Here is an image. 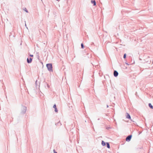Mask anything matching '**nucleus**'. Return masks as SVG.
Instances as JSON below:
<instances>
[{"instance_id": "f257e3e1", "label": "nucleus", "mask_w": 153, "mask_h": 153, "mask_svg": "<svg viewBox=\"0 0 153 153\" xmlns=\"http://www.w3.org/2000/svg\"><path fill=\"white\" fill-rule=\"evenodd\" d=\"M49 71H52V65L51 64H47L46 65Z\"/></svg>"}, {"instance_id": "f03ea898", "label": "nucleus", "mask_w": 153, "mask_h": 153, "mask_svg": "<svg viewBox=\"0 0 153 153\" xmlns=\"http://www.w3.org/2000/svg\"><path fill=\"white\" fill-rule=\"evenodd\" d=\"M132 137L131 135H130L128 136L126 138V140L127 141H130Z\"/></svg>"}, {"instance_id": "7ed1b4c3", "label": "nucleus", "mask_w": 153, "mask_h": 153, "mask_svg": "<svg viewBox=\"0 0 153 153\" xmlns=\"http://www.w3.org/2000/svg\"><path fill=\"white\" fill-rule=\"evenodd\" d=\"M32 60V59L31 58H30L29 59L27 58V62L28 63H30L31 62Z\"/></svg>"}, {"instance_id": "20e7f679", "label": "nucleus", "mask_w": 153, "mask_h": 153, "mask_svg": "<svg viewBox=\"0 0 153 153\" xmlns=\"http://www.w3.org/2000/svg\"><path fill=\"white\" fill-rule=\"evenodd\" d=\"M118 75V73L116 71H114V75L116 77Z\"/></svg>"}, {"instance_id": "39448f33", "label": "nucleus", "mask_w": 153, "mask_h": 153, "mask_svg": "<svg viewBox=\"0 0 153 153\" xmlns=\"http://www.w3.org/2000/svg\"><path fill=\"white\" fill-rule=\"evenodd\" d=\"M53 108H55V111L56 112H57L58 111L57 109L56 108V105L55 104L53 106Z\"/></svg>"}, {"instance_id": "423d86ee", "label": "nucleus", "mask_w": 153, "mask_h": 153, "mask_svg": "<svg viewBox=\"0 0 153 153\" xmlns=\"http://www.w3.org/2000/svg\"><path fill=\"white\" fill-rule=\"evenodd\" d=\"M126 117L127 118H128V119H130L131 118V117H130V115L128 113H127L126 114Z\"/></svg>"}, {"instance_id": "0eeeda50", "label": "nucleus", "mask_w": 153, "mask_h": 153, "mask_svg": "<svg viewBox=\"0 0 153 153\" xmlns=\"http://www.w3.org/2000/svg\"><path fill=\"white\" fill-rule=\"evenodd\" d=\"M91 3L92 4H94V6L96 5V2H95V1H91Z\"/></svg>"}, {"instance_id": "6e6552de", "label": "nucleus", "mask_w": 153, "mask_h": 153, "mask_svg": "<svg viewBox=\"0 0 153 153\" xmlns=\"http://www.w3.org/2000/svg\"><path fill=\"white\" fill-rule=\"evenodd\" d=\"M149 106L151 109H153V106L151 103H149Z\"/></svg>"}, {"instance_id": "1a4fd4ad", "label": "nucleus", "mask_w": 153, "mask_h": 153, "mask_svg": "<svg viewBox=\"0 0 153 153\" xmlns=\"http://www.w3.org/2000/svg\"><path fill=\"white\" fill-rule=\"evenodd\" d=\"M102 144L103 146H105V143L103 141L102 142Z\"/></svg>"}, {"instance_id": "9d476101", "label": "nucleus", "mask_w": 153, "mask_h": 153, "mask_svg": "<svg viewBox=\"0 0 153 153\" xmlns=\"http://www.w3.org/2000/svg\"><path fill=\"white\" fill-rule=\"evenodd\" d=\"M106 144L107 145V147L108 148H110V146H109V143H106Z\"/></svg>"}, {"instance_id": "9b49d317", "label": "nucleus", "mask_w": 153, "mask_h": 153, "mask_svg": "<svg viewBox=\"0 0 153 153\" xmlns=\"http://www.w3.org/2000/svg\"><path fill=\"white\" fill-rule=\"evenodd\" d=\"M81 46L82 48H84V45L82 43L81 44Z\"/></svg>"}, {"instance_id": "f8f14e48", "label": "nucleus", "mask_w": 153, "mask_h": 153, "mask_svg": "<svg viewBox=\"0 0 153 153\" xmlns=\"http://www.w3.org/2000/svg\"><path fill=\"white\" fill-rule=\"evenodd\" d=\"M24 10L27 13H28L27 10L26 8H25L24 9Z\"/></svg>"}, {"instance_id": "ddd939ff", "label": "nucleus", "mask_w": 153, "mask_h": 153, "mask_svg": "<svg viewBox=\"0 0 153 153\" xmlns=\"http://www.w3.org/2000/svg\"><path fill=\"white\" fill-rule=\"evenodd\" d=\"M126 54H125L123 56V58H126Z\"/></svg>"}, {"instance_id": "4468645a", "label": "nucleus", "mask_w": 153, "mask_h": 153, "mask_svg": "<svg viewBox=\"0 0 153 153\" xmlns=\"http://www.w3.org/2000/svg\"><path fill=\"white\" fill-rule=\"evenodd\" d=\"M53 152L54 153H57V152L55 151V150H53Z\"/></svg>"}, {"instance_id": "2eb2a0df", "label": "nucleus", "mask_w": 153, "mask_h": 153, "mask_svg": "<svg viewBox=\"0 0 153 153\" xmlns=\"http://www.w3.org/2000/svg\"><path fill=\"white\" fill-rule=\"evenodd\" d=\"M30 56L31 57H33V55H30Z\"/></svg>"}]
</instances>
